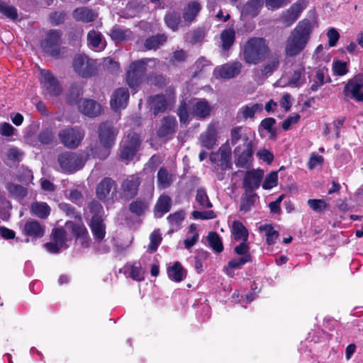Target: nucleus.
I'll use <instances>...</instances> for the list:
<instances>
[{
	"label": "nucleus",
	"mask_w": 363,
	"mask_h": 363,
	"mask_svg": "<svg viewBox=\"0 0 363 363\" xmlns=\"http://www.w3.org/2000/svg\"><path fill=\"white\" fill-rule=\"evenodd\" d=\"M311 23L305 19L300 21L291 32L285 44V55L295 57L299 55L306 47L311 33Z\"/></svg>",
	"instance_id": "obj_1"
},
{
	"label": "nucleus",
	"mask_w": 363,
	"mask_h": 363,
	"mask_svg": "<svg viewBox=\"0 0 363 363\" xmlns=\"http://www.w3.org/2000/svg\"><path fill=\"white\" fill-rule=\"evenodd\" d=\"M243 60L249 65H257L269 56L270 49L262 38H251L244 45Z\"/></svg>",
	"instance_id": "obj_2"
},
{
	"label": "nucleus",
	"mask_w": 363,
	"mask_h": 363,
	"mask_svg": "<svg viewBox=\"0 0 363 363\" xmlns=\"http://www.w3.org/2000/svg\"><path fill=\"white\" fill-rule=\"evenodd\" d=\"M159 63L156 59L145 58L131 63L127 70L126 82L130 87L136 88L141 79V77L146 70V67H154Z\"/></svg>",
	"instance_id": "obj_3"
},
{
	"label": "nucleus",
	"mask_w": 363,
	"mask_h": 363,
	"mask_svg": "<svg viewBox=\"0 0 363 363\" xmlns=\"http://www.w3.org/2000/svg\"><path fill=\"white\" fill-rule=\"evenodd\" d=\"M84 131L79 128L67 127L60 130L58 137L60 143L69 149L77 148L84 138Z\"/></svg>",
	"instance_id": "obj_4"
},
{
	"label": "nucleus",
	"mask_w": 363,
	"mask_h": 363,
	"mask_svg": "<svg viewBox=\"0 0 363 363\" xmlns=\"http://www.w3.org/2000/svg\"><path fill=\"white\" fill-rule=\"evenodd\" d=\"M58 163L62 172L73 173L84 164L82 157L75 152H65L58 156Z\"/></svg>",
	"instance_id": "obj_5"
},
{
	"label": "nucleus",
	"mask_w": 363,
	"mask_h": 363,
	"mask_svg": "<svg viewBox=\"0 0 363 363\" xmlns=\"http://www.w3.org/2000/svg\"><path fill=\"white\" fill-rule=\"evenodd\" d=\"M253 152V143L247 135H245L243 144L238 145L234 150V154L237 157L236 164L242 167H247L252 160Z\"/></svg>",
	"instance_id": "obj_6"
},
{
	"label": "nucleus",
	"mask_w": 363,
	"mask_h": 363,
	"mask_svg": "<svg viewBox=\"0 0 363 363\" xmlns=\"http://www.w3.org/2000/svg\"><path fill=\"white\" fill-rule=\"evenodd\" d=\"M40 81L45 94L50 96H57L62 93L61 86L50 71L41 69Z\"/></svg>",
	"instance_id": "obj_7"
},
{
	"label": "nucleus",
	"mask_w": 363,
	"mask_h": 363,
	"mask_svg": "<svg viewBox=\"0 0 363 363\" xmlns=\"http://www.w3.org/2000/svg\"><path fill=\"white\" fill-rule=\"evenodd\" d=\"M345 96L363 101V74H358L350 79L344 87Z\"/></svg>",
	"instance_id": "obj_8"
},
{
	"label": "nucleus",
	"mask_w": 363,
	"mask_h": 363,
	"mask_svg": "<svg viewBox=\"0 0 363 363\" xmlns=\"http://www.w3.org/2000/svg\"><path fill=\"white\" fill-rule=\"evenodd\" d=\"M117 134V130L110 123H103L98 128V138L101 145L112 147Z\"/></svg>",
	"instance_id": "obj_9"
},
{
	"label": "nucleus",
	"mask_w": 363,
	"mask_h": 363,
	"mask_svg": "<svg viewBox=\"0 0 363 363\" xmlns=\"http://www.w3.org/2000/svg\"><path fill=\"white\" fill-rule=\"evenodd\" d=\"M74 70L82 77L91 75L96 68V62L86 55L77 56L73 62Z\"/></svg>",
	"instance_id": "obj_10"
},
{
	"label": "nucleus",
	"mask_w": 363,
	"mask_h": 363,
	"mask_svg": "<svg viewBox=\"0 0 363 363\" xmlns=\"http://www.w3.org/2000/svg\"><path fill=\"white\" fill-rule=\"evenodd\" d=\"M61 33L57 30H50L43 43L44 50L54 57L60 55V43Z\"/></svg>",
	"instance_id": "obj_11"
},
{
	"label": "nucleus",
	"mask_w": 363,
	"mask_h": 363,
	"mask_svg": "<svg viewBox=\"0 0 363 363\" xmlns=\"http://www.w3.org/2000/svg\"><path fill=\"white\" fill-rule=\"evenodd\" d=\"M52 242L45 244V247L50 253H57L61 250L67 248L66 232L62 228L52 230Z\"/></svg>",
	"instance_id": "obj_12"
},
{
	"label": "nucleus",
	"mask_w": 363,
	"mask_h": 363,
	"mask_svg": "<svg viewBox=\"0 0 363 363\" xmlns=\"http://www.w3.org/2000/svg\"><path fill=\"white\" fill-rule=\"evenodd\" d=\"M140 184V180L138 177H128L121 184L120 189L121 196L126 200L133 198L137 194Z\"/></svg>",
	"instance_id": "obj_13"
},
{
	"label": "nucleus",
	"mask_w": 363,
	"mask_h": 363,
	"mask_svg": "<svg viewBox=\"0 0 363 363\" xmlns=\"http://www.w3.org/2000/svg\"><path fill=\"white\" fill-rule=\"evenodd\" d=\"M218 128L215 123H210L206 130L199 136V141L201 145L206 149L211 150L217 145Z\"/></svg>",
	"instance_id": "obj_14"
},
{
	"label": "nucleus",
	"mask_w": 363,
	"mask_h": 363,
	"mask_svg": "<svg viewBox=\"0 0 363 363\" xmlns=\"http://www.w3.org/2000/svg\"><path fill=\"white\" fill-rule=\"evenodd\" d=\"M192 116L205 118L210 116L212 107L205 99H194L190 102Z\"/></svg>",
	"instance_id": "obj_15"
},
{
	"label": "nucleus",
	"mask_w": 363,
	"mask_h": 363,
	"mask_svg": "<svg viewBox=\"0 0 363 363\" xmlns=\"http://www.w3.org/2000/svg\"><path fill=\"white\" fill-rule=\"evenodd\" d=\"M116 191V182L111 178H104L96 186V194L98 199L104 201L108 198L111 193L114 194Z\"/></svg>",
	"instance_id": "obj_16"
},
{
	"label": "nucleus",
	"mask_w": 363,
	"mask_h": 363,
	"mask_svg": "<svg viewBox=\"0 0 363 363\" xmlns=\"http://www.w3.org/2000/svg\"><path fill=\"white\" fill-rule=\"evenodd\" d=\"M129 99V91L126 88H119L112 94L110 101L111 106L113 109L118 110L124 108Z\"/></svg>",
	"instance_id": "obj_17"
},
{
	"label": "nucleus",
	"mask_w": 363,
	"mask_h": 363,
	"mask_svg": "<svg viewBox=\"0 0 363 363\" xmlns=\"http://www.w3.org/2000/svg\"><path fill=\"white\" fill-rule=\"evenodd\" d=\"M174 101V97L166 98L163 95H157L150 99V108L153 111L154 114L157 115L160 112H164Z\"/></svg>",
	"instance_id": "obj_18"
},
{
	"label": "nucleus",
	"mask_w": 363,
	"mask_h": 363,
	"mask_svg": "<svg viewBox=\"0 0 363 363\" xmlns=\"http://www.w3.org/2000/svg\"><path fill=\"white\" fill-rule=\"evenodd\" d=\"M79 110L89 117H96L101 113V106L92 99H82L79 104Z\"/></svg>",
	"instance_id": "obj_19"
},
{
	"label": "nucleus",
	"mask_w": 363,
	"mask_h": 363,
	"mask_svg": "<svg viewBox=\"0 0 363 363\" xmlns=\"http://www.w3.org/2000/svg\"><path fill=\"white\" fill-rule=\"evenodd\" d=\"M262 111V104H248L239 108L237 113V119L238 121H246L247 119H253L257 112Z\"/></svg>",
	"instance_id": "obj_20"
},
{
	"label": "nucleus",
	"mask_w": 363,
	"mask_h": 363,
	"mask_svg": "<svg viewBox=\"0 0 363 363\" xmlns=\"http://www.w3.org/2000/svg\"><path fill=\"white\" fill-rule=\"evenodd\" d=\"M242 67V65L240 62H233L218 67L216 71L221 78L231 79L239 74Z\"/></svg>",
	"instance_id": "obj_21"
},
{
	"label": "nucleus",
	"mask_w": 363,
	"mask_h": 363,
	"mask_svg": "<svg viewBox=\"0 0 363 363\" xmlns=\"http://www.w3.org/2000/svg\"><path fill=\"white\" fill-rule=\"evenodd\" d=\"M201 9V4L196 0L187 3L182 11V15L184 23L189 26L198 16Z\"/></svg>",
	"instance_id": "obj_22"
},
{
	"label": "nucleus",
	"mask_w": 363,
	"mask_h": 363,
	"mask_svg": "<svg viewBox=\"0 0 363 363\" xmlns=\"http://www.w3.org/2000/svg\"><path fill=\"white\" fill-rule=\"evenodd\" d=\"M94 239L101 242L106 235V225L101 216H93L89 224Z\"/></svg>",
	"instance_id": "obj_23"
},
{
	"label": "nucleus",
	"mask_w": 363,
	"mask_h": 363,
	"mask_svg": "<svg viewBox=\"0 0 363 363\" xmlns=\"http://www.w3.org/2000/svg\"><path fill=\"white\" fill-rule=\"evenodd\" d=\"M263 177V172L261 170H253L247 172L244 178V187L248 191L257 189L259 186L261 179Z\"/></svg>",
	"instance_id": "obj_24"
},
{
	"label": "nucleus",
	"mask_w": 363,
	"mask_h": 363,
	"mask_svg": "<svg viewBox=\"0 0 363 363\" xmlns=\"http://www.w3.org/2000/svg\"><path fill=\"white\" fill-rule=\"evenodd\" d=\"M98 16L96 12L88 7H80L73 11V17L77 21L91 23L94 21Z\"/></svg>",
	"instance_id": "obj_25"
},
{
	"label": "nucleus",
	"mask_w": 363,
	"mask_h": 363,
	"mask_svg": "<svg viewBox=\"0 0 363 363\" xmlns=\"http://www.w3.org/2000/svg\"><path fill=\"white\" fill-rule=\"evenodd\" d=\"M177 126L176 118L173 116L164 117L162 122L160 128L157 130L159 137H165L168 135L172 134L175 131Z\"/></svg>",
	"instance_id": "obj_26"
},
{
	"label": "nucleus",
	"mask_w": 363,
	"mask_h": 363,
	"mask_svg": "<svg viewBox=\"0 0 363 363\" xmlns=\"http://www.w3.org/2000/svg\"><path fill=\"white\" fill-rule=\"evenodd\" d=\"M72 233L79 240L81 245L84 247H87L89 245L90 237L89 233L82 224H73L71 223Z\"/></svg>",
	"instance_id": "obj_27"
},
{
	"label": "nucleus",
	"mask_w": 363,
	"mask_h": 363,
	"mask_svg": "<svg viewBox=\"0 0 363 363\" xmlns=\"http://www.w3.org/2000/svg\"><path fill=\"white\" fill-rule=\"evenodd\" d=\"M23 232L30 237L41 238L44 235V227L36 220H29L25 223Z\"/></svg>",
	"instance_id": "obj_28"
},
{
	"label": "nucleus",
	"mask_w": 363,
	"mask_h": 363,
	"mask_svg": "<svg viewBox=\"0 0 363 363\" xmlns=\"http://www.w3.org/2000/svg\"><path fill=\"white\" fill-rule=\"evenodd\" d=\"M87 41L89 46L96 50H103L106 46L101 33L95 30H91L88 33Z\"/></svg>",
	"instance_id": "obj_29"
},
{
	"label": "nucleus",
	"mask_w": 363,
	"mask_h": 363,
	"mask_svg": "<svg viewBox=\"0 0 363 363\" xmlns=\"http://www.w3.org/2000/svg\"><path fill=\"white\" fill-rule=\"evenodd\" d=\"M305 82V68L303 66L295 67L289 77V84L294 87H298Z\"/></svg>",
	"instance_id": "obj_30"
},
{
	"label": "nucleus",
	"mask_w": 363,
	"mask_h": 363,
	"mask_svg": "<svg viewBox=\"0 0 363 363\" xmlns=\"http://www.w3.org/2000/svg\"><path fill=\"white\" fill-rule=\"evenodd\" d=\"M172 206V201L169 196L162 195L157 201L155 206V214L157 217H161L164 213H167Z\"/></svg>",
	"instance_id": "obj_31"
},
{
	"label": "nucleus",
	"mask_w": 363,
	"mask_h": 363,
	"mask_svg": "<svg viewBox=\"0 0 363 363\" xmlns=\"http://www.w3.org/2000/svg\"><path fill=\"white\" fill-rule=\"evenodd\" d=\"M111 148V147H106L101 145V146L95 145L94 147L86 149V155L88 157L91 155L93 157L105 160L110 155Z\"/></svg>",
	"instance_id": "obj_32"
},
{
	"label": "nucleus",
	"mask_w": 363,
	"mask_h": 363,
	"mask_svg": "<svg viewBox=\"0 0 363 363\" xmlns=\"http://www.w3.org/2000/svg\"><path fill=\"white\" fill-rule=\"evenodd\" d=\"M257 195L252 191L246 190L241 197L240 211L244 213L249 211L255 205Z\"/></svg>",
	"instance_id": "obj_33"
},
{
	"label": "nucleus",
	"mask_w": 363,
	"mask_h": 363,
	"mask_svg": "<svg viewBox=\"0 0 363 363\" xmlns=\"http://www.w3.org/2000/svg\"><path fill=\"white\" fill-rule=\"evenodd\" d=\"M279 65V57L274 54L269 57L268 60L261 67L262 75H268L276 71Z\"/></svg>",
	"instance_id": "obj_34"
},
{
	"label": "nucleus",
	"mask_w": 363,
	"mask_h": 363,
	"mask_svg": "<svg viewBox=\"0 0 363 363\" xmlns=\"http://www.w3.org/2000/svg\"><path fill=\"white\" fill-rule=\"evenodd\" d=\"M264 0H250L242 8V13L246 16H255L263 5Z\"/></svg>",
	"instance_id": "obj_35"
},
{
	"label": "nucleus",
	"mask_w": 363,
	"mask_h": 363,
	"mask_svg": "<svg viewBox=\"0 0 363 363\" xmlns=\"http://www.w3.org/2000/svg\"><path fill=\"white\" fill-rule=\"evenodd\" d=\"M31 213L40 218H46L50 213V208L44 202H34L31 204Z\"/></svg>",
	"instance_id": "obj_36"
},
{
	"label": "nucleus",
	"mask_w": 363,
	"mask_h": 363,
	"mask_svg": "<svg viewBox=\"0 0 363 363\" xmlns=\"http://www.w3.org/2000/svg\"><path fill=\"white\" fill-rule=\"evenodd\" d=\"M157 184L160 189L169 187L174 181L173 175L165 169L160 168L157 172Z\"/></svg>",
	"instance_id": "obj_37"
},
{
	"label": "nucleus",
	"mask_w": 363,
	"mask_h": 363,
	"mask_svg": "<svg viewBox=\"0 0 363 363\" xmlns=\"http://www.w3.org/2000/svg\"><path fill=\"white\" fill-rule=\"evenodd\" d=\"M167 41V36L164 34L152 35L147 38L144 45L147 50H156Z\"/></svg>",
	"instance_id": "obj_38"
},
{
	"label": "nucleus",
	"mask_w": 363,
	"mask_h": 363,
	"mask_svg": "<svg viewBox=\"0 0 363 363\" xmlns=\"http://www.w3.org/2000/svg\"><path fill=\"white\" fill-rule=\"evenodd\" d=\"M220 40L222 42V49L227 51L233 45L235 38V32L233 29H225L220 33Z\"/></svg>",
	"instance_id": "obj_39"
},
{
	"label": "nucleus",
	"mask_w": 363,
	"mask_h": 363,
	"mask_svg": "<svg viewBox=\"0 0 363 363\" xmlns=\"http://www.w3.org/2000/svg\"><path fill=\"white\" fill-rule=\"evenodd\" d=\"M259 230V231L264 233L267 242L269 245L274 244L279 238L278 231L275 230L270 224L260 225Z\"/></svg>",
	"instance_id": "obj_40"
},
{
	"label": "nucleus",
	"mask_w": 363,
	"mask_h": 363,
	"mask_svg": "<svg viewBox=\"0 0 363 363\" xmlns=\"http://www.w3.org/2000/svg\"><path fill=\"white\" fill-rule=\"evenodd\" d=\"M247 262H250L248 256L233 259L229 261L228 266L225 267V271L228 276L233 277V269H240Z\"/></svg>",
	"instance_id": "obj_41"
},
{
	"label": "nucleus",
	"mask_w": 363,
	"mask_h": 363,
	"mask_svg": "<svg viewBox=\"0 0 363 363\" xmlns=\"http://www.w3.org/2000/svg\"><path fill=\"white\" fill-rule=\"evenodd\" d=\"M6 187L10 196L13 198L23 199L27 194L26 189L19 184L9 182L6 184Z\"/></svg>",
	"instance_id": "obj_42"
},
{
	"label": "nucleus",
	"mask_w": 363,
	"mask_h": 363,
	"mask_svg": "<svg viewBox=\"0 0 363 363\" xmlns=\"http://www.w3.org/2000/svg\"><path fill=\"white\" fill-rule=\"evenodd\" d=\"M111 38L117 42L128 40L132 38L133 33L128 29H122L121 28H113L110 34Z\"/></svg>",
	"instance_id": "obj_43"
},
{
	"label": "nucleus",
	"mask_w": 363,
	"mask_h": 363,
	"mask_svg": "<svg viewBox=\"0 0 363 363\" xmlns=\"http://www.w3.org/2000/svg\"><path fill=\"white\" fill-rule=\"evenodd\" d=\"M233 233L235 240H242L247 241L248 233L247 229L240 221H234L233 223Z\"/></svg>",
	"instance_id": "obj_44"
},
{
	"label": "nucleus",
	"mask_w": 363,
	"mask_h": 363,
	"mask_svg": "<svg viewBox=\"0 0 363 363\" xmlns=\"http://www.w3.org/2000/svg\"><path fill=\"white\" fill-rule=\"evenodd\" d=\"M207 241L208 245L216 252H220L223 250L222 241L218 235L215 232H211L207 235Z\"/></svg>",
	"instance_id": "obj_45"
},
{
	"label": "nucleus",
	"mask_w": 363,
	"mask_h": 363,
	"mask_svg": "<svg viewBox=\"0 0 363 363\" xmlns=\"http://www.w3.org/2000/svg\"><path fill=\"white\" fill-rule=\"evenodd\" d=\"M166 25L172 30H177L182 23L180 16L174 12H169L164 16Z\"/></svg>",
	"instance_id": "obj_46"
},
{
	"label": "nucleus",
	"mask_w": 363,
	"mask_h": 363,
	"mask_svg": "<svg viewBox=\"0 0 363 363\" xmlns=\"http://www.w3.org/2000/svg\"><path fill=\"white\" fill-rule=\"evenodd\" d=\"M169 277L175 281H181L184 276V270L182 265L179 262H176L174 265L168 269Z\"/></svg>",
	"instance_id": "obj_47"
},
{
	"label": "nucleus",
	"mask_w": 363,
	"mask_h": 363,
	"mask_svg": "<svg viewBox=\"0 0 363 363\" xmlns=\"http://www.w3.org/2000/svg\"><path fill=\"white\" fill-rule=\"evenodd\" d=\"M82 94V89L77 84H73L70 86L67 94V101L70 104H79V97Z\"/></svg>",
	"instance_id": "obj_48"
},
{
	"label": "nucleus",
	"mask_w": 363,
	"mask_h": 363,
	"mask_svg": "<svg viewBox=\"0 0 363 363\" xmlns=\"http://www.w3.org/2000/svg\"><path fill=\"white\" fill-rule=\"evenodd\" d=\"M196 201L201 208H211L212 203L210 202L206 191L203 188H199L196 191Z\"/></svg>",
	"instance_id": "obj_49"
},
{
	"label": "nucleus",
	"mask_w": 363,
	"mask_h": 363,
	"mask_svg": "<svg viewBox=\"0 0 363 363\" xmlns=\"http://www.w3.org/2000/svg\"><path fill=\"white\" fill-rule=\"evenodd\" d=\"M140 145V139L137 133H132L127 135L123 140L122 146H129L138 151Z\"/></svg>",
	"instance_id": "obj_50"
},
{
	"label": "nucleus",
	"mask_w": 363,
	"mask_h": 363,
	"mask_svg": "<svg viewBox=\"0 0 363 363\" xmlns=\"http://www.w3.org/2000/svg\"><path fill=\"white\" fill-rule=\"evenodd\" d=\"M199 239V234L196 231V226L191 225L189 228L188 235L184 240V246L186 249H189L197 242Z\"/></svg>",
	"instance_id": "obj_51"
},
{
	"label": "nucleus",
	"mask_w": 363,
	"mask_h": 363,
	"mask_svg": "<svg viewBox=\"0 0 363 363\" xmlns=\"http://www.w3.org/2000/svg\"><path fill=\"white\" fill-rule=\"evenodd\" d=\"M328 69L325 67L318 69L315 73V79L311 86V90L315 91L325 83V74L327 73Z\"/></svg>",
	"instance_id": "obj_52"
},
{
	"label": "nucleus",
	"mask_w": 363,
	"mask_h": 363,
	"mask_svg": "<svg viewBox=\"0 0 363 363\" xmlns=\"http://www.w3.org/2000/svg\"><path fill=\"white\" fill-rule=\"evenodd\" d=\"M177 113L179 116L180 122L183 123H188L190 120L191 110L188 108L187 104L184 101H182L178 108Z\"/></svg>",
	"instance_id": "obj_53"
},
{
	"label": "nucleus",
	"mask_w": 363,
	"mask_h": 363,
	"mask_svg": "<svg viewBox=\"0 0 363 363\" xmlns=\"http://www.w3.org/2000/svg\"><path fill=\"white\" fill-rule=\"evenodd\" d=\"M307 203L311 209L317 213L324 211L328 206L323 199H308Z\"/></svg>",
	"instance_id": "obj_54"
},
{
	"label": "nucleus",
	"mask_w": 363,
	"mask_h": 363,
	"mask_svg": "<svg viewBox=\"0 0 363 363\" xmlns=\"http://www.w3.org/2000/svg\"><path fill=\"white\" fill-rule=\"evenodd\" d=\"M0 12L11 19H16L18 17L17 11L15 7L9 6L0 0Z\"/></svg>",
	"instance_id": "obj_55"
},
{
	"label": "nucleus",
	"mask_w": 363,
	"mask_h": 363,
	"mask_svg": "<svg viewBox=\"0 0 363 363\" xmlns=\"http://www.w3.org/2000/svg\"><path fill=\"white\" fill-rule=\"evenodd\" d=\"M150 242L148 246V250L150 252H155L162 241V237L158 230H154L150 237Z\"/></svg>",
	"instance_id": "obj_56"
},
{
	"label": "nucleus",
	"mask_w": 363,
	"mask_h": 363,
	"mask_svg": "<svg viewBox=\"0 0 363 363\" xmlns=\"http://www.w3.org/2000/svg\"><path fill=\"white\" fill-rule=\"evenodd\" d=\"M130 211L133 213H135L137 215L143 214L146 209L147 208V205L146 203L142 201H135L132 202L129 206Z\"/></svg>",
	"instance_id": "obj_57"
},
{
	"label": "nucleus",
	"mask_w": 363,
	"mask_h": 363,
	"mask_svg": "<svg viewBox=\"0 0 363 363\" xmlns=\"http://www.w3.org/2000/svg\"><path fill=\"white\" fill-rule=\"evenodd\" d=\"M278 182V174L277 172H272L265 178V180L262 184V187L264 189H270L277 185Z\"/></svg>",
	"instance_id": "obj_58"
},
{
	"label": "nucleus",
	"mask_w": 363,
	"mask_h": 363,
	"mask_svg": "<svg viewBox=\"0 0 363 363\" xmlns=\"http://www.w3.org/2000/svg\"><path fill=\"white\" fill-rule=\"evenodd\" d=\"M246 135L243 134V128L240 126H237L230 130V143L235 145L240 140H243V137Z\"/></svg>",
	"instance_id": "obj_59"
},
{
	"label": "nucleus",
	"mask_w": 363,
	"mask_h": 363,
	"mask_svg": "<svg viewBox=\"0 0 363 363\" xmlns=\"http://www.w3.org/2000/svg\"><path fill=\"white\" fill-rule=\"evenodd\" d=\"M333 70L335 74L343 76L348 72L347 62L337 60L333 63Z\"/></svg>",
	"instance_id": "obj_60"
},
{
	"label": "nucleus",
	"mask_w": 363,
	"mask_h": 363,
	"mask_svg": "<svg viewBox=\"0 0 363 363\" xmlns=\"http://www.w3.org/2000/svg\"><path fill=\"white\" fill-rule=\"evenodd\" d=\"M235 252L241 257H249L250 262L252 261L251 255L250 253V247L246 241H242L240 245H237L234 249Z\"/></svg>",
	"instance_id": "obj_61"
},
{
	"label": "nucleus",
	"mask_w": 363,
	"mask_h": 363,
	"mask_svg": "<svg viewBox=\"0 0 363 363\" xmlns=\"http://www.w3.org/2000/svg\"><path fill=\"white\" fill-rule=\"evenodd\" d=\"M136 150L129 146H121L120 157L125 161H130L133 160L136 153Z\"/></svg>",
	"instance_id": "obj_62"
},
{
	"label": "nucleus",
	"mask_w": 363,
	"mask_h": 363,
	"mask_svg": "<svg viewBox=\"0 0 363 363\" xmlns=\"http://www.w3.org/2000/svg\"><path fill=\"white\" fill-rule=\"evenodd\" d=\"M192 216L195 219L208 220L216 217V213L210 210L206 211H194L192 212Z\"/></svg>",
	"instance_id": "obj_63"
},
{
	"label": "nucleus",
	"mask_w": 363,
	"mask_h": 363,
	"mask_svg": "<svg viewBox=\"0 0 363 363\" xmlns=\"http://www.w3.org/2000/svg\"><path fill=\"white\" fill-rule=\"evenodd\" d=\"M298 16L296 13H293L292 11L289 9L287 11H286L285 13H283V15L281 16V21H282V23L286 26H289L292 23H294V22H295V21L298 18Z\"/></svg>",
	"instance_id": "obj_64"
}]
</instances>
